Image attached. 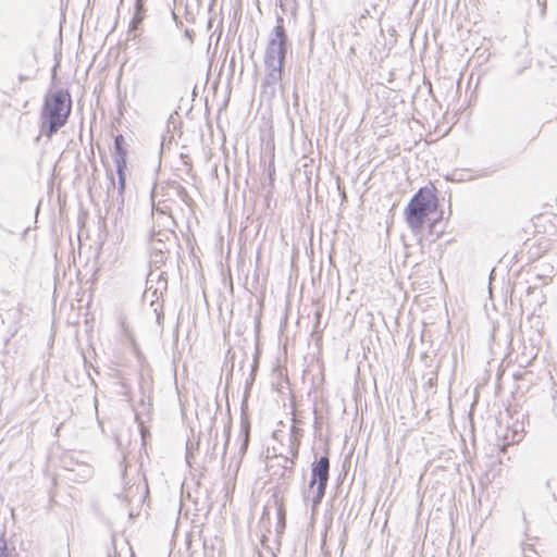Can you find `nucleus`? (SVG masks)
Masks as SVG:
<instances>
[{"label": "nucleus", "instance_id": "28", "mask_svg": "<svg viewBox=\"0 0 557 557\" xmlns=\"http://www.w3.org/2000/svg\"><path fill=\"white\" fill-rule=\"evenodd\" d=\"M107 175L110 180V185H109V190L112 188L113 190L115 189V180H114V175L113 173L110 171V170H107Z\"/></svg>", "mask_w": 557, "mask_h": 557}, {"label": "nucleus", "instance_id": "21", "mask_svg": "<svg viewBox=\"0 0 557 557\" xmlns=\"http://www.w3.org/2000/svg\"><path fill=\"white\" fill-rule=\"evenodd\" d=\"M193 449H194V444L190 441H187L185 459H186V463L189 467L191 465V459L194 458Z\"/></svg>", "mask_w": 557, "mask_h": 557}, {"label": "nucleus", "instance_id": "44", "mask_svg": "<svg viewBox=\"0 0 557 557\" xmlns=\"http://www.w3.org/2000/svg\"><path fill=\"white\" fill-rule=\"evenodd\" d=\"M374 385H375V394L377 395V393H379V387H377V385H376V379H374Z\"/></svg>", "mask_w": 557, "mask_h": 557}, {"label": "nucleus", "instance_id": "30", "mask_svg": "<svg viewBox=\"0 0 557 557\" xmlns=\"http://www.w3.org/2000/svg\"><path fill=\"white\" fill-rule=\"evenodd\" d=\"M277 515H278V524L284 528V523H285V513L278 509L277 511Z\"/></svg>", "mask_w": 557, "mask_h": 557}, {"label": "nucleus", "instance_id": "45", "mask_svg": "<svg viewBox=\"0 0 557 557\" xmlns=\"http://www.w3.org/2000/svg\"><path fill=\"white\" fill-rule=\"evenodd\" d=\"M139 2H140V4H145L146 0H135V3H139Z\"/></svg>", "mask_w": 557, "mask_h": 557}, {"label": "nucleus", "instance_id": "46", "mask_svg": "<svg viewBox=\"0 0 557 557\" xmlns=\"http://www.w3.org/2000/svg\"><path fill=\"white\" fill-rule=\"evenodd\" d=\"M213 5H214V0L211 1L210 5H209V11L212 10Z\"/></svg>", "mask_w": 557, "mask_h": 557}, {"label": "nucleus", "instance_id": "27", "mask_svg": "<svg viewBox=\"0 0 557 557\" xmlns=\"http://www.w3.org/2000/svg\"><path fill=\"white\" fill-rule=\"evenodd\" d=\"M274 174H275L274 165H270L269 170H268V176H269L271 186H273V184H274Z\"/></svg>", "mask_w": 557, "mask_h": 557}, {"label": "nucleus", "instance_id": "13", "mask_svg": "<svg viewBox=\"0 0 557 557\" xmlns=\"http://www.w3.org/2000/svg\"><path fill=\"white\" fill-rule=\"evenodd\" d=\"M24 60L26 63L29 64V72H25V73H20L18 74V83L22 84L26 81H30L33 78H35L37 72H38V69H37V58H36V54L34 52H28L25 57H24Z\"/></svg>", "mask_w": 557, "mask_h": 557}, {"label": "nucleus", "instance_id": "22", "mask_svg": "<svg viewBox=\"0 0 557 557\" xmlns=\"http://www.w3.org/2000/svg\"><path fill=\"white\" fill-rule=\"evenodd\" d=\"M260 354H261V350H260V348L258 347V344H257L256 345V351H255V355H253L252 364H251V371L255 370L256 373H257L258 368H259Z\"/></svg>", "mask_w": 557, "mask_h": 557}, {"label": "nucleus", "instance_id": "14", "mask_svg": "<svg viewBox=\"0 0 557 557\" xmlns=\"http://www.w3.org/2000/svg\"><path fill=\"white\" fill-rule=\"evenodd\" d=\"M383 206L380 203V198L377 199V202H371L369 205V213L371 223L376 226H381L382 224V214H381V208Z\"/></svg>", "mask_w": 557, "mask_h": 557}, {"label": "nucleus", "instance_id": "34", "mask_svg": "<svg viewBox=\"0 0 557 557\" xmlns=\"http://www.w3.org/2000/svg\"><path fill=\"white\" fill-rule=\"evenodd\" d=\"M313 37H314V28H311V30H310V44H309L310 51L313 48Z\"/></svg>", "mask_w": 557, "mask_h": 557}, {"label": "nucleus", "instance_id": "16", "mask_svg": "<svg viewBox=\"0 0 557 557\" xmlns=\"http://www.w3.org/2000/svg\"><path fill=\"white\" fill-rule=\"evenodd\" d=\"M145 4L135 3L134 4V15L131 20V28L140 25L145 18Z\"/></svg>", "mask_w": 557, "mask_h": 557}, {"label": "nucleus", "instance_id": "43", "mask_svg": "<svg viewBox=\"0 0 557 557\" xmlns=\"http://www.w3.org/2000/svg\"><path fill=\"white\" fill-rule=\"evenodd\" d=\"M57 67H58V63H57L55 65H53V69H52V76H54V75H55V73H57Z\"/></svg>", "mask_w": 557, "mask_h": 557}, {"label": "nucleus", "instance_id": "35", "mask_svg": "<svg viewBox=\"0 0 557 557\" xmlns=\"http://www.w3.org/2000/svg\"><path fill=\"white\" fill-rule=\"evenodd\" d=\"M182 497H186L187 499L189 500H193L191 498V494L189 491H187L186 495H185V492H184V485L182 486Z\"/></svg>", "mask_w": 557, "mask_h": 557}, {"label": "nucleus", "instance_id": "3", "mask_svg": "<svg viewBox=\"0 0 557 557\" xmlns=\"http://www.w3.org/2000/svg\"><path fill=\"white\" fill-rule=\"evenodd\" d=\"M436 198L431 189L422 188L410 201L406 218L412 230L422 226L425 218L436 210Z\"/></svg>", "mask_w": 557, "mask_h": 557}, {"label": "nucleus", "instance_id": "17", "mask_svg": "<svg viewBox=\"0 0 557 557\" xmlns=\"http://www.w3.org/2000/svg\"><path fill=\"white\" fill-rule=\"evenodd\" d=\"M367 16L375 18L381 24V20L383 18V11H379L377 3H371L370 9H364V13L361 14V18H366Z\"/></svg>", "mask_w": 557, "mask_h": 557}, {"label": "nucleus", "instance_id": "9", "mask_svg": "<svg viewBox=\"0 0 557 557\" xmlns=\"http://www.w3.org/2000/svg\"><path fill=\"white\" fill-rule=\"evenodd\" d=\"M283 67L281 65H265L267 74L262 82V90L264 94H275V84L282 79Z\"/></svg>", "mask_w": 557, "mask_h": 557}, {"label": "nucleus", "instance_id": "24", "mask_svg": "<svg viewBox=\"0 0 557 557\" xmlns=\"http://www.w3.org/2000/svg\"><path fill=\"white\" fill-rule=\"evenodd\" d=\"M181 159H182V163L183 165L187 166L188 168V171L191 170L193 168V164H191V160L190 158L187 156V154H181Z\"/></svg>", "mask_w": 557, "mask_h": 557}, {"label": "nucleus", "instance_id": "36", "mask_svg": "<svg viewBox=\"0 0 557 557\" xmlns=\"http://www.w3.org/2000/svg\"><path fill=\"white\" fill-rule=\"evenodd\" d=\"M121 325H122V329H123L125 335L128 336V337H132V335L129 334V331H128L126 324L124 322H122Z\"/></svg>", "mask_w": 557, "mask_h": 557}, {"label": "nucleus", "instance_id": "7", "mask_svg": "<svg viewBox=\"0 0 557 557\" xmlns=\"http://www.w3.org/2000/svg\"><path fill=\"white\" fill-rule=\"evenodd\" d=\"M168 288V280L166 273L160 272L156 274L153 271H150L147 281H146V292L147 295L151 290L152 298L159 299L162 296V293ZM154 299H151V305H153Z\"/></svg>", "mask_w": 557, "mask_h": 557}, {"label": "nucleus", "instance_id": "6", "mask_svg": "<svg viewBox=\"0 0 557 557\" xmlns=\"http://www.w3.org/2000/svg\"><path fill=\"white\" fill-rule=\"evenodd\" d=\"M271 469H273L271 473L272 480L277 481L273 493V497L277 503L278 495L283 494L288 488L289 481L294 475V465L289 462H278L276 468L274 465H271Z\"/></svg>", "mask_w": 557, "mask_h": 557}, {"label": "nucleus", "instance_id": "31", "mask_svg": "<svg viewBox=\"0 0 557 557\" xmlns=\"http://www.w3.org/2000/svg\"><path fill=\"white\" fill-rule=\"evenodd\" d=\"M27 53L23 54L21 57V66L24 69L25 72H29V64L25 62L24 60V57L26 55Z\"/></svg>", "mask_w": 557, "mask_h": 557}, {"label": "nucleus", "instance_id": "37", "mask_svg": "<svg viewBox=\"0 0 557 557\" xmlns=\"http://www.w3.org/2000/svg\"><path fill=\"white\" fill-rule=\"evenodd\" d=\"M225 433H226V440H225V444H224V449L226 448L228 441H230V428H227L225 430Z\"/></svg>", "mask_w": 557, "mask_h": 557}, {"label": "nucleus", "instance_id": "11", "mask_svg": "<svg viewBox=\"0 0 557 557\" xmlns=\"http://www.w3.org/2000/svg\"><path fill=\"white\" fill-rule=\"evenodd\" d=\"M128 145L122 134H117L113 138L112 158L115 165L127 164Z\"/></svg>", "mask_w": 557, "mask_h": 557}, {"label": "nucleus", "instance_id": "15", "mask_svg": "<svg viewBox=\"0 0 557 557\" xmlns=\"http://www.w3.org/2000/svg\"><path fill=\"white\" fill-rule=\"evenodd\" d=\"M240 434L243 436V440H242L239 451L242 454H245L248 448V444H249L250 422L244 418L242 419Z\"/></svg>", "mask_w": 557, "mask_h": 557}, {"label": "nucleus", "instance_id": "51", "mask_svg": "<svg viewBox=\"0 0 557 557\" xmlns=\"http://www.w3.org/2000/svg\"><path fill=\"white\" fill-rule=\"evenodd\" d=\"M108 557H112V556L109 554Z\"/></svg>", "mask_w": 557, "mask_h": 557}, {"label": "nucleus", "instance_id": "38", "mask_svg": "<svg viewBox=\"0 0 557 557\" xmlns=\"http://www.w3.org/2000/svg\"><path fill=\"white\" fill-rule=\"evenodd\" d=\"M339 193H341V196H342V202L346 201L347 197H346L345 190H341L339 189Z\"/></svg>", "mask_w": 557, "mask_h": 557}, {"label": "nucleus", "instance_id": "25", "mask_svg": "<svg viewBox=\"0 0 557 557\" xmlns=\"http://www.w3.org/2000/svg\"><path fill=\"white\" fill-rule=\"evenodd\" d=\"M184 36L189 40L190 44H194L195 40V32L193 29L186 28L184 30Z\"/></svg>", "mask_w": 557, "mask_h": 557}, {"label": "nucleus", "instance_id": "12", "mask_svg": "<svg viewBox=\"0 0 557 557\" xmlns=\"http://www.w3.org/2000/svg\"><path fill=\"white\" fill-rule=\"evenodd\" d=\"M299 448H300V440L297 436V434L295 433V431L292 430L289 445H288L290 457L281 455L278 457H276V459H282L284 462H289L295 466L296 460L298 458Z\"/></svg>", "mask_w": 557, "mask_h": 557}, {"label": "nucleus", "instance_id": "48", "mask_svg": "<svg viewBox=\"0 0 557 557\" xmlns=\"http://www.w3.org/2000/svg\"><path fill=\"white\" fill-rule=\"evenodd\" d=\"M376 339L380 343V336H379V332L377 331H376Z\"/></svg>", "mask_w": 557, "mask_h": 557}, {"label": "nucleus", "instance_id": "4", "mask_svg": "<svg viewBox=\"0 0 557 557\" xmlns=\"http://www.w3.org/2000/svg\"><path fill=\"white\" fill-rule=\"evenodd\" d=\"M288 38L284 27V18L276 17V25L270 33L269 41L264 54V65H281L284 66L285 57L287 53Z\"/></svg>", "mask_w": 557, "mask_h": 557}, {"label": "nucleus", "instance_id": "47", "mask_svg": "<svg viewBox=\"0 0 557 557\" xmlns=\"http://www.w3.org/2000/svg\"><path fill=\"white\" fill-rule=\"evenodd\" d=\"M87 377L88 380H90V382L94 384V380L90 377V374L87 373Z\"/></svg>", "mask_w": 557, "mask_h": 557}, {"label": "nucleus", "instance_id": "32", "mask_svg": "<svg viewBox=\"0 0 557 557\" xmlns=\"http://www.w3.org/2000/svg\"><path fill=\"white\" fill-rule=\"evenodd\" d=\"M126 478H127V466L123 465V468H122V480H123L124 484H128V482L126 481Z\"/></svg>", "mask_w": 557, "mask_h": 557}, {"label": "nucleus", "instance_id": "39", "mask_svg": "<svg viewBox=\"0 0 557 557\" xmlns=\"http://www.w3.org/2000/svg\"><path fill=\"white\" fill-rule=\"evenodd\" d=\"M153 210H156L157 212H160V213H162V214H164V213H165V211H164L162 208L157 207V206H154V205H153Z\"/></svg>", "mask_w": 557, "mask_h": 557}, {"label": "nucleus", "instance_id": "40", "mask_svg": "<svg viewBox=\"0 0 557 557\" xmlns=\"http://www.w3.org/2000/svg\"><path fill=\"white\" fill-rule=\"evenodd\" d=\"M166 219L170 221L171 224L175 225V221L171 215H166Z\"/></svg>", "mask_w": 557, "mask_h": 557}, {"label": "nucleus", "instance_id": "41", "mask_svg": "<svg viewBox=\"0 0 557 557\" xmlns=\"http://www.w3.org/2000/svg\"><path fill=\"white\" fill-rule=\"evenodd\" d=\"M172 15H173V18L175 20L176 24H178L177 15L174 12H172ZM180 24H182V22H180Z\"/></svg>", "mask_w": 557, "mask_h": 557}, {"label": "nucleus", "instance_id": "42", "mask_svg": "<svg viewBox=\"0 0 557 557\" xmlns=\"http://www.w3.org/2000/svg\"><path fill=\"white\" fill-rule=\"evenodd\" d=\"M212 23H213V17H210L208 21V28H210L212 26Z\"/></svg>", "mask_w": 557, "mask_h": 557}, {"label": "nucleus", "instance_id": "5", "mask_svg": "<svg viewBox=\"0 0 557 557\" xmlns=\"http://www.w3.org/2000/svg\"><path fill=\"white\" fill-rule=\"evenodd\" d=\"M180 248L178 239L172 230H153L150 234V265L157 269L165 263L172 248Z\"/></svg>", "mask_w": 557, "mask_h": 557}, {"label": "nucleus", "instance_id": "8", "mask_svg": "<svg viewBox=\"0 0 557 557\" xmlns=\"http://www.w3.org/2000/svg\"><path fill=\"white\" fill-rule=\"evenodd\" d=\"M139 407L141 408V410L136 411L135 420L138 423L143 444L145 445L146 441H147V436H149L150 433H149L148 429L145 426L146 421L144 420L143 416L146 414L148 417V419H150V411H151V407H152L151 397L150 396L146 397L144 395V397L140 399Z\"/></svg>", "mask_w": 557, "mask_h": 557}, {"label": "nucleus", "instance_id": "18", "mask_svg": "<svg viewBox=\"0 0 557 557\" xmlns=\"http://www.w3.org/2000/svg\"><path fill=\"white\" fill-rule=\"evenodd\" d=\"M175 190H176V195L180 197V199L184 203H186L187 206L190 207L194 201H193L191 197L189 196L187 189L184 186L177 184L175 186Z\"/></svg>", "mask_w": 557, "mask_h": 557}, {"label": "nucleus", "instance_id": "2", "mask_svg": "<svg viewBox=\"0 0 557 557\" xmlns=\"http://www.w3.org/2000/svg\"><path fill=\"white\" fill-rule=\"evenodd\" d=\"M330 478V458L327 453L315 457L311 463L310 481L307 492H304L305 498L311 499V507L317 508L325 496Z\"/></svg>", "mask_w": 557, "mask_h": 557}, {"label": "nucleus", "instance_id": "20", "mask_svg": "<svg viewBox=\"0 0 557 557\" xmlns=\"http://www.w3.org/2000/svg\"><path fill=\"white\" fill-rule=\"evenodd\" d=\"M11 554L4 535H0V557H11Z\"/></svg>", "mask_w": 557, "mask_h": 557}, {"label": "nucleus", "instance_id": "29", "mask_svg": "<svg viewBox=\"0 0 557 557\" xmlns=\"http://www.w3.org/2000/svg\"><path fill=\"white\" fill-rule=\"evenodd\" d=\"M260 327H261V321H260V318H257L256 321H255V333H256V339L257 341L259 338Z\"/></svg>", "mask_w": 557, "mask_h": 557}, {"label": "nucleus", "instance_id": "50", "mask_svg": "<svg viewBox=\"0 0 557 557\" xmlns=\"http://www.w3.org/2000/svg\"><path fill=\"white\" fill-rule=\"evenodd\" d=\"M98 399L95 397V406L97 407Z\"/></svg>", "mask_w": 557, "mask_h": 557}, {"label": "nucleus", "instance_id": "1", "mask_svg": "<svg viewBox=\"0 0 557 557\" xmlns=\"http://www.w3.org/2000/svg\"><path fill=\"white\" fill-rule=\"evenodd\" d=\"M72 97L66 88L49 90L39 115V135L51 139L69 121L72 113Z\"/></svg>", "mask_w": 557, "mask_h": 557}, {"label": "nucleus", "instance_id": "19", "mask_svg": "<svg viewBox=\"0 0 557 557\" xmlns=\"http://www.w3.org/2000/svg\"><path fill=\"white\" fill-rule=\"evenodd\" d=\"M256 375L257 374H256L255 370H252V371H250L249 377L246 380L245 392H244V401L249 397L251 387H252L253 382L256 380Z\"/></svg>", "mask_w": 557, "mask_h": 557}, {"label": "nucleus", "instance_id": "26", "mask_svg": "<svg viewBox=\"0 0 557 557\" xmlns=\"http://www.w3.org/2000/svg\"><path fill=\"white\" fill-rule=\"evenodd\" d=\"M382 510H383V505L381 507H379V502H376V505H375L372 516H371V521H374L375 527L377 525V520H375L374 517L377 512H381Z\"/></svg>", "mask_w": 557, "mask_h": 557}, {"label": "nucleus", "instance_id": "33", "mask_svg": "<svg viewBox=\"0 0 557 557\" xmlns=\"http://www.w3.org/2000/svg\"><path fill=\"white\" fill-rule=\"evenodd\" d=\"M154 312H156V314H157V323H158V324H161V322H162V321H163V319H164L163 313H162L161 311H160V312H158V310H157V309H154Z\"/></svg>", "mask_w": 557, "mask_h": 557}, {"label": "nucleus", "instance_id": "23", "mask_svg": "<svg viewBox=\"0 0 557 557\" xmlns=\"http://www.w3.org/2000/svg\"><path fill=\"white\" fill-rule=\"evenodd\" d=\"M141 34V28H140V25L135 26V27H132L131 26L128 27V37L132 36L133 39L137 38L139 35Z\"/></svg>", "mask_w": 557, "mask_h": 557}, {"label": "nucleus", "instance_id": "10", "mask_svg": "<svg viewBox=\"0 0 557 557\" xmlns=\"http://www.w3.org/2000/svg\"><path fill=\"white\" fill-rule=\"evenodd\" d=\"M117 176V195L112 196V205H117V211L122 213V207L124 206V194L126 190V172L127 164L115 165Z\"/></svg>", "mask_w": 557, "mask_h": 557}, {"label": "nucleus", "instance_id": "49", "mask_svg": "<svg viewBox=\"0 0 557 557\" xmlns=\"http://www.w3.org/2000/svg\"><path fill=\"white\" fill-rule=\"evenodd\" d=\"M196 485H197V486H199V485H200V481H199V479H197V481H196Z\"/></svg>", "mask_w": 557, "mask_h": 557}]
</instances>
